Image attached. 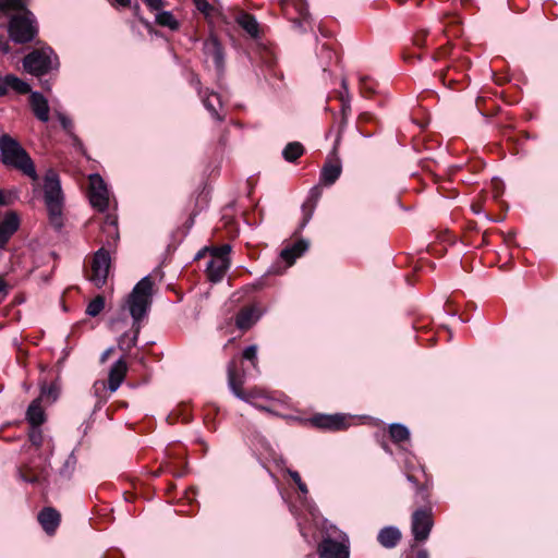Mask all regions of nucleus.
Here are the masks:
<instances>
[{
  "mask_svg": "<svg viewBox=\"0 0 558 558\" xmlns=\"http://www.w3.org/2000/svg\"><path fill=\"white\" fill-rule=\"evenodd\" d=\"M153 286V280L149 276H146L135 284L129 295L128 305L130 314L134 320L133 325L135 329L130 340H126V333L122 335L119 339V347L122 350L129 351L137 342L140 333V320L146 315L151 305Z\"/></svg>",
  "mask_w": 558,
  "mask_h": 558,
  "instance_id": "obj_1",
  "label": "nucleus"
},
{
  "mask_svg": "<svg viewBox=\"0 0 558 558\" xmlns=\"http://www.w3.org/2000/svg\"><path fill=\"white\" fill-rule=\"evenodd\" d=\"M0 161L5 167L20 171L34 182L39 179L35 163L27 150L8 133L0 135Z\"/></svg>",
  "mask_w": 558,
  "mask_h": 558,
  "instance_id": "obj_2",
  "label": "nucleus"
},
{
  "mask_svg": "<svg viewBox=\"0 0 558 558\" xmlns=\"http://www.w3.org/2000/svg\"><path fill=\"white\" fill-rule=\"evenodd\" d=\"M44 198L49 214V221L56 230L63 227V193L58 173L47 170L44 177Z\"/></svg>",
  "mask_w": 558,
  "mask_h": 558,
  "instance_id": "obj_3",
  "label": "nucleus"
},
{
  "mask_svg": "<svg viewBox=\"0 0 558 558\" xmlns=\"http://www.w3.org/2000/svg\"><path fill=\"white\" fill-rule=\"evenodd\" d=\"M23 66L26 72L41 76L59 68L58 56L50 47L34 49L23 59Z\"/></svg>",
  "mask_w": 558,
  "mask_h": 558,
  "instance_id": "obj_4",
  "label": "nucleus"
},
{
  "mask_svg": "<svg viewBox=\"0 0 558 558\" xmlns=\"http://www.w3.org/2000/svg\"><path fill=\"white\" fill-rule=\"evenodd\" d=\"M8 32L10 38L16 44H26L34 40L38 33L34 14L29 10H25L22 14L12 15Z\"/></svg>",
  "mask_w": 558,
  "mask_h": 558,
  "instance_id": "obj_5",
  "label": "nucleus"
},
{
  "mask_svg": "<svg viewBox=\"0 0 558 558\" xmlns=\"http://www.w3.org/2000/svg\"><path fill=\"white\" fill-rule=\"evenodd\" d=\"M433 526L434 520L430 507L416 509L412 513L411 531L416 542L426 541Z\"/></svg>",
  "mask_w": 558,
  "mask_h": 558,
  "instance_id": "obj_6",
  "label": "nucleus"
},
{
  "mask_svg": "<svg viewBox=\"0 0 558 558\" xmlns=\"http://www.w3.org/2000/svg\"><path fill=\"white\" fill-rule=\"evenodd\" d=\"M227 373L228 386L236 398H239L242 401L253 403L254 399L263 397V393L256 388L251 389L248 391L243 390L242 387L244 380L241 376L238 375L234 361L229 362Z\"/></svg>",
  "mask_w": 558,
  "mask_h": 558,
  "instance_id": "obj_7",
  "label": "nucleus"
},
{
  "mask_svg": "<svg viewBox=\"0 0 558 558\" xmlns=\"http://www.w3.org/2000/svg\"><path fill=\"white\" fill-rule=\"evenodd\" d=\"M111 257L105 247H100L95 254L92 262V274L89 280L96 287H102L108 278Z\"/></svg>",
  "mask_w": 558,
  "mask_h": 558,
  "instance_id": "obj_8",
  "label": "nucleus"
},
{
  "mask_svg": "<svg viewBox=\"0 0 558 558\" xmlns=\"http://www.w3.org/2000/svg\"><path fill=\"white\" fill-rule=\"evenodd\" d=\"M89 202L99 211H105L109 204V193L105 181L97 174L89 175Z\"/></svg>",
  "mask_w": 558,
  "mask_h": 558,
  "instance_id": "obj_9",
  "label": "nucleus"
},
{
  "mask_svg": "<svg viewBox=\"0 0 558 558\" xmlns=\"http://www.w3.org/2000/svg\"><path fill=\"white\" fill-rule=\"evenodd\" d=\"M322 558H349V547L343 542L330 537L324 538L318 546Z\"/></svg>",
  "mask_w": 558,
  "mask_h": 558,
  "instance_id": "obj_10",
  "label": "nucleus"
},
{
  "mask_svg": "<svg viewBox=\"0 0 558 558\" xmlns=\"http://www.w3.org/2000/svg\"><path fill=\"white\" fill-rule=\"evenodd\" d=\"M20 217L15 211H8L0 221V250H3L11 236L19 230Z\"/></svg>",
  "mask_w": 558,
  "mask_h": 558,
  "instance_id": "obj_11",
  "label": "nucleus"
},
{
  "mask_svg": "<svg viewBox=\"0 0 558 558\" xmlns=\"http://www.w3.org/2000/svg\"><path fill=\"white\" fill-rule=\"evenodd\" d=\"M204 53L207 59H210L218 71H222L225 64V56L221 44L219 40L211 36L205 40L203 46Z\"/></svg>",
  "mask_w": 558,
  "mask_h": 558,
  "instance_id": "obj_12",
  "label": "nucleus"
},
{
  "mask_svg": "<svg viewBox=\"0 0 558 558\" xmlns=\"http://www.w3.org/2000/svg\"><path fill=\"white\" fill-rule=\"evenodd\" d=\"M128 372V364L124 359H119L109 371L108 389L111 392L118 390L123 383Z\"/></svg>",
  "mask_w": 558,
  "mask_h": 558,
  "instance_id": "obj_13",
  "label": "nucleus"
},
{
  "mask_svg": "<svg viewBox=\"0 0 558 558\" xmlns=\"http://www.w3.org/2000/svg\"><path fill=\"white\" fill-rule=\"evenodd\" d=\"M312 422L315 426L319 428L330 429V430H339L345 427V417L340 414L336 415H326L319 414L312 418Z\"/></svg>",
  "mask_w": 558,
  "mask_h": 558,
  "instance_id": "obj_14",
  "label": "nucleus"
},
{
  "mask_svg": "<svg viewBox=\"0 0 558 558\" xmlns=\"http://www.w3.org/2000/svg\"><path fill=\"white\" fill-rule=\"evenodd\" d=\"M29 104L35 117L39 121L47 122L49 120V105L43 94L38 92L31 93Z\"/></svg>",
  "mask_w": 558,
  "mask_h": 558,
  "instance_id": "obj_15",
  "label": "nucleus"
},
{
  "mask_svg": "<svg viewBox=\"0 0 558 558\" xmlns=\"http://www.w3.org/2000/svg\"><path fill=\"white\" fill-rule=\"evenodd\" d=\"M38 521L47 534H53L60 524V513L50 507L38 513Z\"/></svg>",
  "mask_w": 558,
  "mask_h": 558,
  "instance_id": "obj_16",
  "label": "nucleus"
},
{
  "mask_svg": "<svg viewBox=\"0 0 558 558\" xmlns=\"http://www.w3.org/2000/svg\"><path fill=\"white\" fill-rule=\"evenodd\" d=\"M230 266L229 259L211 258L206 267V272L210 281H220Z\"/></svg>",
  "mask_w": 558,
  "mask_h": 558,
  "instance_id": "obj_17",
  "label": "nucleus"
},
{
  "mask_svg": "<svg viewBox=\"0 0 558 558\" xmlns=\"http://www.w3.org/2000/svg\"><path fill=\"white\" fill-rule=\"evenodd\" d=\"M26 421L31 427H40L46 421V414L41 407L40 399H35L31 402L26 411Z\"/></svg>",
  "mask_w": 558,
  "mask_h": 558,
  "instance_id": "obj_18",
  "label": "nucleus"
},
{
  "mask_svg": "<svg viewBox=\"0 0 558 558\" xmlns=\"http://www.w3.org/2000/svg\"><path fill=\"white\" fill-rule=\"evenodd\" d=\"M401 539L400 531L395 526L381 529L377 535L379 544L386 548H393Z\"/></svg>",
  "mask_w": 558,
  "mask_h": 558,
  "instance_id": "obj_19",
  "label": "nucleus"
},
{
  "mask_svg": "<svg viewBox=\"0 0 558 558\" xmlns=\"http://www.w3.org/2000/svg\"><path fill=\"white\" fill-rule=\"evenodd\" d=\"M254 307H243L235 316V326L241 330L250 329L258 319Z\"/></svg>",
  "mask_w": 558,
  "mask_h": 558,
  "instance_id": "obj_20",
  "label": "nucleus"
},
{
  "mask_svg": "<svg viewBox=\"0 0 558 558\" xmlns=\"http://www.w3.org/2000/svg\"><path fill=\"white\" fill-rule=\"evenodd\" d=\"M319 191L318 187H314L311 191V195L307 198V201L302 206V213H303V219L301 222L300 228L303 229L312 219L314 210L316 208V204L319 197Z\"/></svg>",
  "mask_w": 558,
  "mask_h": 558,
  "instance_id": "obj_21",
  "label": "nucleus"
},
{
  "mask_svg": "<svg viewBox=\"0 0 558 558\" xmlns=\"http://www.w3.org/2000/svg\"><path fill=\"white\" fill-rule=\"evenodd\" d=\"M307 242H305L304 240H300L295 242L293 245L283 248L280 253V256L289 265H292L294 260L307 250Z\"/></svg>",
  "mask_w": 558,
  "mask_h": 558,
  "instance_id": "obj_22",
  "label": "nucleus"
},
{
  "mask_svg": "<svg viewBox=\"0 0 558 558\" xmlns=\"http://www.w3.org/2000/svg\"><path fill=\"white\" fill-rule=\"evenodd\" d=\"M236 22L252 38L259 36V24L253 15L242 12L238 15Z\"/></svg>",
  "mask_w": 558,
  "mask_h": 558,
  "instance_id": "obj_23",
  "label": "nucleus"
},
{
  "mask_svg": "<svg viewBox=\"0 0 558 558\" xmlns=\"http://www.w3.org/2000/svg\"><path fill=\"white\" fill-rule=\"evenodd\" d=\"M341 174V166L339 163H326L320 172V182L325 185H332Z\"/></svg>",
  "mask_w": 558,
  "mask_h": 558,
  "instance_id": "obj_24",
  "label": "nucleus"
},
{
  "mask_svg": "<svg viewBox=\"0 0 558 558\" xmlns=\"http://www.w3.org/2000/svg\"><path fill=\"white\" fill-rule=\"evenodd\" d=\"M203 104L205 108L210 112L211 117L218 121H222L223 117H221L218 112V108H221V99L217 93H209L203 98Z\"/></svg>",
  "mask_w": 558,
  "mask_h": 558,
  "instance_id": "obj_25",
  "label": "nucleus"
},
{
  "mask_svg": "<svg viewBox=\"0 0 558 558\" xmlns=\"http://www.w3.org/2000/svg\"><path fill=\"white\" fill-rule=\"evenodd\" d=\"M156 23L160 26L168 27L171 31L179 28V22L170 11H160L156 14Z\"/></svg>",
  "mask_w": 558,
  "mask_h": 558,
  "instance_id": "obj_26",
  "label": "nucleus"
},
{
  "mask_svg": "<svg viewBox=\"0 0 558 558\" xmlns=\"http://www.w3.org/2000/svg\"><path fill=\"white\" fill-rule=\"evenodd\" d=\"M304 153V147L299 142L289 143L283 151V158L289 162H294L298 158H300Z\"/></svg>",
  "mask_w": 558,
  "mask_h": 558,
  "instance_id": "obj_27",
  "label": "nucleus"
},
{
  "mask_svg": "<svg viewBox=\"0 0 558 558\" xmlns=\"http://www.w3.org/2000/svg\"><path fill=\"white\" fill-rule=\"evenodd\" d=\"M389 435L395 442H401L409 439L410 432L404 425L395 423L389 426Z\"/></svg>",
  "mask_w": 558,
  "mask_h": 558,
  "instance_id": "obj_28",
  "label": "nucleus"
},
{
  "mask_svg": "<svg viewBox=\"0 0 558 558\" xmlns=\"http://www.w3.org/2000/svg\"><path fill=\"white\" fill-rule=\"evenodd\" d=\"M7 77L9 81V89H13L14 92L21 95L28 94L31 92L29 84L19 78L17 76L13 74H8Z\"/></svg>",
  "mask_w": 558,
  "mask_h": 558,
  "instance_id": "obj_29",
  "label": "nucleus"
},
{
  "mask_svg": "<svg viewBox=\"0 0 558 558\" xmlns=\"http://www.w3.org/2000/svg\"><path fill=\"white\" fill-rule=\"evenodd\" d=\"M105 307V299L101 295H97L94 300H92L87 307H86V314L95 317L97 316Z\"/></svg>",
  "mask_w": 558,
  "mask_h": 558,
  "instance_id": "obj_30",
  "label": "nucleus"
},
{
  "mask_svg": "<svg viewBox=\"0 0 558 558\" xmlns=\"http://www.w3.org/2000/svg\"><path fill=\"white\" fill-rule=\"evenodd\" d=\"M23 11L24 9L21 5V2L17 0H0V11L1 12H8V11Z\"/></svg>",
  "mask_w": 558,
  "mask_h": 558,
  "instance_id": "obj_31",
  "label": "nucleus"
},
{
  "mask_svg": "<svg viewBox=\"0 0 558 558\" xmlns=\"http://www.w3.org/2000/svg\"><path fill=\"white\" fill-rule=\"evenodd\" d=\"M58 119L61 123V126L66 131V133L69 135H71L73 137V140L76 142L77 141V137L73 134V122L70 118H68L66 116H64L63 113H58Z\"/></svg>",
  "mask_w": 558,
  "mask_h": 558,
  "instance_id": "obj_32",
  "label": "nucleus"
},
{
  "mask_svg": "<svg viewBox=\"0 0 558 558\" xmlns=\"http://www.w3.org/2000/svg\"><path fill=\"white\" fill-rule=\"evenodd\" d=\"M28 438L32 445L36 447H40L43 445V433L39 427H32L28 433Z\"/></svg>",
  "mask_w": 558,
  "mask_h": 558,
  "instance_id": "obj_33",
  "label": "nucleus"
},
{
  "mask_svg": "<svg viewBox=\"0 0 558 558\" xmlns=\"http://www.w3.org/2000/svg\"><path fill=\"white\" fill-rule=\"evenodd\" d=\"M195 7L204 15L209 16L214 11V7L207 0H193Z\"/></svg>",
  "mask_w": 558,
  "mask_h": 558,
  "instance_id": "obj_34",
  "label": "nucleus"
},
{
  "mask_svg": "<svg viewBox=\"0 0 558 558\" xmlns=\"http://www.w3.org/2000/svg\"><path fill=\"white\" fill-rule=\"evenodd\" d=\"M243 357L252 362L253 366L256 367L257 363V347L255 344L248 345L243 351Z\"/></svg>",
  "mask_w": 558,
  "mask_h": 558,
  "instance_id": "obj_35",
  "label": "nucleus"
},
{
  "mask_svg": "<svg viewBox=\"0 0 558 558\" xmlns=\"http://www.w3.org/2000/svg\"><path fill=\"white\" fill-rule=\"evenodd\" d=\"M231 251V246L229 244H223L219 247H215L213 250V258H223L229 259L228 255Z\"/></svg>",
  "mask_w": 558,
  "mask_h": 558,
  "instance_id": "obj_36",
  "label": "nucleus"
},
{
  "mask_svg": "<svg viewBox=\"0 0 558 558\" xmlns=\"http://www.w3.org/2000/svg\"><path fill=\"white\" fill-rule=\"evenodd\" d=\"M16 195L13 192H5L0 189V205L8 206L14 203Z\"/></svg>",
  "mask_w": 558,
  "mask_h": 558,
  "instance_id": "obj_37",
  "label": "nucleus"
},
{
  "mask_svg": "<svg viewBox=\"0 0 558 558\" xmlns=\"http://www.w3.org/2000/svg\"><path fill=\"white\" fill-rule=\"evenodd\" d=\"M151 11H159L163 7V0H144Z\"/></svg>",
  "mask_w": 558,
  "mask_h": 558,
  "instance_id": "obj_38",
  "label": "nucleus"
},
{
  "mask_svg": "<svg viewBox=\"0 0 558 558\" xmlns=\"http://www.w3.org/2000/svg\"><path fill=\"white\" fill-rule=\"evenodd\" d=\"M9 293V286L8 283L4 281L3 277L0 276V302L3 301L5 299V296L8 295Z\"/></svg>",
  "mask_w": 558,
  "mask_h": 558,
  "instance_id": "obj_39",
  "label": "nucleus"
},
{
  "mask_svg": "<svg viewBox=\"0 0 558 558\" xmlns=\"http://www.w3.org/2000/svg\"><path fill=\"white\" fill-rule=\"evenodd\" d=\"M8 83H9V81H8L7 75L5 76L0 75V97L8 94V92H9Z\"/></svg>",
  "mask_w": 558,
  "mask_h": 558,
  "instance_id": "obj_40",
  "label": "nucleus"
},
{
  "mask_svg": "<svg viewBox=\"0 0 558 558\" xmlns=\"http://www.w3.org/2000/svg\"><path fill=\"white\" fill-rule=\"evenodd\" d=\"M20 478L27 483H35L37 481L36 475H27L22 470H19Z\"/></svg>",
  "mask_w": 558,
  "mask_h": 558,
  "instance_id": "obj_41",
  "label": "nucleus"
},
{
  "mask_svg": "<svg viewBox=\"0 0 558 558\" xmlns=\"http://www.w3.org/2000/svg\"><path fill=\"white\" fill-rule=\"evenodd\" d=\"M287 473L290 475V477L295 483V485H298L299 483L302 482V478H301L300 474L296 471L287 469Z\"/></svg>",
  "mask_w": 558,
  "mask_h": 558,
  "instance_id": "obj_42",
  "label": "nucleus"
},
{
  "mask_svg": "<svg viewBox=\"0 0 558 558\" xmlns=\"http://www.w3.org/2000/svg\"><path fill=\"white\" fill-rule=\"evenodd\" d=\"M112 4L122 8L131 7V0H112Z\"/></svg>",
  "mask_w": 558,
  "mask_h": 558,
  "instance_id": "obj_43",
  "label": "nucleus"
},
{
  "mask_svg": "<svg viewBox=\"0 0 558 558\" xmlns=\"http://www.w3.org/2000/svg\"><path fill=\"white\" fill-rule=\"evenodd\" d=\"M112 351H113V349H112V348L107 349V350L101 354V356H100V362H101V363H105V362L108 360V357L110 356V354L112 353Z\"/></svg>",
  "mask_w": 558,
  "mask_h": 558,
  "instance_id": "obj_44",
  "label": "nucleus"
},
{
  "mask_svg": "<svg viewBox=\"0 0 558 558\" xmlns=\"http://www.w3.org/2000/svg\"><path fill=\"white\" fill-rule=\"evenodd\" d=\"M361 85H362V88H364L365 90H368L369 93L374 92L373 86L371 84L367 85V80L366 78H362L361 80Z\"/></svg>",
  "mask_w": 558,
  "mask_h": 558,
  "instance_id": "obj_45",
  "label": "nucleus"
},
{
  "mask_svg": "<svg viewBox=\"0 0 558 558\" xmlns=\"http://www.w3.org/2000/svg\"><path fill=\"white\" fill-rule=\"evenodd\" d=\"M407 478H408L410 482H412V483L417 487V490H418L420 493H423V490H424L423 486H418V484H417V482H416V480L414 478V476H413V475L408 474V475H407Z\"/></svg>",
  "mask_w": 558,
  "mask_h": 558,
  "instance_id": "obj_46",
  "label": "nucleus"
},
{
  "mask_svg": "<svg viewBox=\"0 0 558 558\" xmlns=\"http://www.w3.org/2000/svg\"><path fill=\"white\" fill-rule=\"evenodd\" d=\"M108 227L113 229L114 240H118L119 239V232L117 230V222L114 220H112V221H110Z\"/></svg>",
  "mask_w": 558,
  "mask_h": 558,
  "instance_id": "obj_47",
  "label": "nucleus"
},
{
  "mask_svg": "<svg viewBox=\"0 0 558 558\" xmlns=\"http://www.w3.org/2000/svg\"><path fill=\"white\" fill-rule=\"evenodd\" d=\"M416 558H429L428 551L426 549H420L416 553Z\"/></svg>",
  "mask_w": 558,
  "mask_h": 558,
  "instance_id": "obj_48",
  "label": "nucleus"
},
{
  "mask_svg": "<svg viewBox=\"0 0 558 558\" xmlns=\"http://www.w3.org/2000/svg\"><path fill=\"white\" fill-rule=\"evenodd\" d=\"M296 486L300 489V492H302L303 494H307V486L303 481L299 483Z\"/></svg>",
  "mask_w": 558,
  "mask_h": 558,
  "instance_id": "obj_49",
  "label": "nucleus"
},
{
  "mask_svg": "<svg viewBox=\"0 0 558 558\" xmlns=\"http://www.w3.org/2000/svg\"><path fill=\"white\" fill-rule=\"evenodd\" d=\"M132 10H133V13L135 16L140 17V13H141V7L138 3H135L133 7H132Z\"/></svg>",
  "mask_w": 558,
  "mask_h": 558,
  "instance_id": "obj_50",
  "label": "nucleus"
},
{
  "mask_svg": "<svg viewBox=\"0 0 558 558\" xmlns=\"http://www.w3.org/2000/svg\"><path fill=\"white\" fill-rule=\"evenodd\" d=\"M280 2H281V7H282V10H283L284 14L288 15L289 14V12H288V0H280Z\"/></svg>",
  "mask_w": 558,
  "mask_h": 558,
  "instance_id": "obj_51",
  "label": "nucleus"
},
{
  "mask_svg": "<svg viewBox=\"0 0 558 558\" xmlns=\"http://www.w3.org/2000/svg\"><path fill=\"white\" fill-rule=\"evenodd\" d=\"M253 404H254V407H256L260 411L270 412V410L267 407H265V405L257 404V403H253Z\"/></svg>",
  "mask_w": 558,
  "mask_h": 558,
  "instance_id": "obj_52",
  "label": "nucleus"
},
{
  "mask_svg": "<svg viewBox=\"0 0 558 558\" xmlns=\"http://www.w3.org/2000/svg\"><path fill=\"white\" fill-rule=\"evenodd\" d=\"M98 386H100V388L105 389L106 388V383L105 381H97V383H95L94 388L97 390Z\"/></svg>",
  "mask_w": 558,
  "mask_h": 558,
  "instance_id": "obj_53",
  "label": "nucleus"
},
{
  "mask_svg": "<svg viewBox=\"0 0 558 558\" xmlns=\"http://www.w3.org/2000/svg\"><path fill=\"white\" fill-rule=\"evenodd\" d=\"M348 111H350V105L349 104H343L342 105V112H343V114L345 116L348 113Z\"/></svg>",
  "mask_w": 558,
  "mask_h": 558,
  "instance_id": "obj_54",
  "label": "nucleus"
},
{
  "mask_svg": "<svg viewBox=\"0 0 558 558\" xmlns=\"http://www.w3.org/2000/svg\"><path fill=\"white\" fill-rule=\"evenodd\" d=\"M17 1H19V2H21V5H22V8L24 9V11H25V10H27V9L25 8L26 0H17Z\"/></svg>",
  "mask_w": 558,
  "mask_h": 558,
  "instance_id": "obj_55",
  "label": "nucleus"
},
{
  "mask_svg": "<svg viewBox=\"0 0 558 558\" xmlns=\"http://www.w3.org/2000/svg\"><path fill=\"white\" fill-rule=\"evenodd\" d=\"M293 22H294L295 24H298V25H301V22H300V20H299V19H294V20H293Z\"/></svg>",
  "mask_w": 558,
  "mask_h": 558,
  "instance_id": "obj_56",
  "label": "nucleus"
},
{
  "mask_svg": "<svg viewBox=\"0 0 558 558\" xmlns=\"http://www.w3.org/2000/svg\"><path fill=\"white\" fill-rule=\"evenodd\" d=\"M473 210H474L475 213H480V208H476L475 206H473Z\"/></svg>",
  "mask_w": 558,
  "mask_h": 558,
  "instance_id": "obj_57",
  "label": "nucleus"
},
{
  "mask_svg": "<svg viewBox=\"0 0 558 558\" xmlns=\"http://www.w3.org/2000/svg\"><path fill=\"white\" fill-rule=\"evenodd\" d=\"M45 88H46L47 90H50V86H49L48 84L45 86Z\"/></svg>",
  "mask_w": 558,
  "mask_h": 558,
  "instance_id": "obj_58",
  "label": "nucleus"
}]
</instances>
